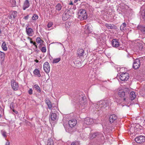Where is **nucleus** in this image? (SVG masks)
Here are the masks:
<instances>
[{
  "label": "nucleus",
  "mask_w": 145,
  "mask_h": 145,
  "mask_svg": "<svg viewBox=\"0 0 145 145\" xmlns=\"http://www.w3.org/2000/svg\"><path fill=\"white\" fill-rule=\"evenodd\" d=\"M136 96L135 93L134 92L132 91L130 93L129 98L131 101L133 100L136 97Z\"/></svg>",
  "instance_id": "obj_20"
},
{
  "label": "nucleus",
  "mask_w": 145,
  "mask_h": 145,
  "mask_svg": "<svg viewBox=\"0 0 145 145\" xmlns=\"http://www.w3.org/2000/svg\"><path fill=\"white\" fill-rule=\"evenodd\" d=\"M33 44L34 45H36L34 43H33Z\"/></svg>",
  "instance_id": "obj_58"
},
{
  "label": "nucleus",
  "mask_w": 145,
  "mask_h": 145,
  "mask_svg": "<svg viewBox=\"0 0 145 145\" xmlns=\"http://www.w3.org/2000/svg\"><path fill=\"white\" fill-rule=\"evenodd\" d=\"M78 18L80 20L86 19L87 18V15L86 10L84 9L80 10L78 12Z\"/></svg>",
  "instance_id": "obj_3"
},
{
  "label": "nucleus",
  "mask_w": 145,
  "mask_h": 145,
  "mask_svg": "<svg viewBox=\"0 0 145 145\" xmlns=\"http://www.w3.org/2000/svg\"><path fill=\"white\" fill-rule=\"evenodd\" d=\"M113 47H115L117 48L119 50H126L125 46H122V47H120V46H112Z\"/></svg>",
  "instance_id": "obj_30"
},
{
  "label": "nucleus",
  "mask_w": 145,
  "mask_h": 145,
  "mask_svg": "<svg viewBox=\"0 0 145 145\" xmlns=\"http://www.w3.org/2000/svg\"><path fill=\"white\" fill-rule=\"evenodd\" d=\"M142 18L145 21V11H144V12H142Z\"/></svg>",
  "instance_id": "obj_41"
},
{
  "label": "nucleus",
  "mask_w": 145,
  "mask_h": 145,
  "mask_svg": "<svg viewBox=\"0 0 145 145\" xmlns=\"http://www.w3.org/2000/svg\"><path fill=\"white\" fill-rule=\"evenodd\" d=\"M28 93L29 95H32L33 93V90L31 88H30L28 91Z\"/></svg>",
  "instance_id": "obj_45"
},
{
  "label": "nucleus",
  "mask_w": 145,
  "mask_h": 145,
  "mask_svg": "<svg viewBox=\"0 0 145 145\" xmlns=\"http://www.w3.org/2000/svg\"><path fill=\"white\" fill-rule=\"evenodd\" d=\"M17 12L16 11H13L11 12L8 18L9 19H14L17 16Z\"/></svg>",
  "instance_id": "obj_13"
},
{
  "label": "nucleus",
  "mask_w": 145,
  "mask_h": 145,
  "mask_svg": "<svg viewBox=\"0 0 145 145\" xmlns=\"http://www.w3.org/2000/svg\"><path fill=\"white\" fill-rule=\"evenodd\" d=\"M111 104V100L109 99L101 101L96 105L95 108L98 111L99 110H103L106 107L110 106Z\"/></svg>",
  "instance_id": "obj_1"
},
{
  "label": "nucleus",
  "mask_w": 145,
  "mask_h": 145,
  "mask_svg": "<svg viewBox=\"0 0 145 145\" xmlns=\"http://www.w3.org/2000/svg\"><path fill=\"white\" fill-rule=\"evenodd\" d=\"M43 69L46 73L48 74L50 70V67L49 64L47 62H46L44 63Z\"/></svg>",
  "instance_id": "obj_8"
},
{
  "label": "nucleus",
  "mask_w": 145,
  "mask_h": 145,
  "mask_svg": "<svg viewBox=\"0 0 145 145\" xmlns=\"http://www.w3.org/2000/svg\"><path fill=\"white\" fill-rule=\"evenodd\" d=\"M35 61L36 62V63H38L39 62V61L37 60H36Z\"/></svg>",
  "instance_id": "obj_55"
},
{
  "label": "nucleus",
  "mask_w": 145,
  "mask_h": 145,
  "mask_svg": "<svg viewBox=\"0 0 145 145\" xmlns=\"http://www.w3.org/2000/svg\"><path fill=\"white\" fill-rule=\"evenodd\" d=\"M29 17V15H27L26 16L24 17V19L25 20H27L28 18Z\"/></svg>",
  "instance_id": "obj_47"
},
{
  "label": "nucleus",
  "mask_w": 145,
  "mask_h": 145,
  "mask_svg": "<svg viewBox=\"0 0 145 145\" xmlns=\"http://www.w3.org/2000/svg\"><path fill=\"white\" fill-rule=\"evenodd\" d=\"M30 42H31V43H33V42L32 41H31Z\"/></svg>",
  "instance_id": "obj_57"
},
{
  "label": "nucleus",
  "mask_w": 145,
  "mask_h": 145,
  "mask_svg": "<svg viewBox=\"0 0 145 145\" xmlns=\"http://www.w3.org/2000/svg\"><path fill=\"white\" fill-rule=\"evenodd\" d=\"M1 117H2V116H1V115L0 114V118H1Z\"/></svg>",
  "instance_id": "obj_56"
},
{
  "label": "nucleus",
  "mask_w": 145,
  "mask_h": 145,
  "mask_svg": "<svg viewBox=\"0 0 145 145\" xmlns=\"http://www.w3.org/2000/svg\"><path fill=\"white\" fill-rule=\"evenodd\" d=\"M35 46L36 47V48H37V46Z\"/></svg>",
  "instance_id": "obj_59"
},
{
  "label": "nucleus",
  "mask_w": 145,
  "mask_h": 145,
  "mask_svg": "<svg viewBox=\"0 0 145 145\" xmlns=\"http://www.w3.org/2000/svg\"><path fill=\"white\" fill-rule=\"evenodd\" d=\"M76 120L75 119H72L69 121L68 124L71 127H73L76 124Z\"/></svg>",
  "instance_id": "obj_14"
},
{
  "label": "nucleus",
  "mask_w": 145,
  "mask_h": 145,
  "mask_svg": "<svg viewBox=\"0 0 145 145\" xmlns=\"http://www.w3.org/2000/svg\"><path fill=\"white\" fill-rule=\"evenodd\" d=\"M117 116L115 114L110 115L109 117V121L110 123L113 122L117 119Z\"/></svg>",
  "instance_id": "obj_16"
},
{
  "label": "nucleus",
  "mask_w": 145,
  "mask_h": 145,
  "mask_svg": "<svg viewBox=\"0 0 145 145\" xmlns=\"http://www.w3.org/2000/svg\"><path fill=\"white\" fill-rule=\"evenodd\" d=\"M50 117L52 121L56 120H57V117L56 114L52 112H50Z\"/></svg>",
  "instance_id": "obj_15"
},
{
  "label": "nucleus",
  "mask_w": 145,
  "mask_h": 145,
  "mask_svg": "<svg viewBox=\"0 0 145 145\" xmlns=\"http://www.w3.org/2000/svg\"><path fill=\"white\" fill-rule=\"evenodd\" d=\"M5 54L4 53L0 51V60H3L4 59Z\"/></svg>",
  "instance_id": "obj_29"
},
{
  "label": "nucleus",
  "mask_w": 145,
  "mask_h": 145,
  "mask_svg": "<svg viewBox=\"0 0 145 145\" xmlns=\"http://www.w3.org/2000/svg\"><path fill=\"white\" fill-rule=\"evenodd\" d=\"M10 2L12 7H15L16 6V2L15 0H10Z\"/></svg>",
  "instance_id": "obj_27"
},
{
  "label": "nucleus",
  "mask_w": 145,
  "mask_h": 145,
  "mask_svg": "<svg viewBox=\"0 0 145 145\" xmlns=\"http://www.w3.org/2000/svg\"><path fill=\"white\" fill-rule=\"evenodd\" d=\"M53 25V23L52 22H50L48 23L47 25V27L48 28L50 27Z\"/></svg>",
  "instance_id": "obj_40"
},
{
  "label": "nucleus",
  "mask_w": 145,
  "mask_h": 145,
  "mask_svg": "<svg viewBox=\"0 0 145 145\" xmlns=\"http://www.w3.org/2000/svg\"><path fill=\"white\" fill-rule=\"evenodd\" d=\"M5 145H10V142L9 141H7Z\"/></svg>",
  "instance_id": "obj_48"
},
{
  "label": "nucleus",
  "mask_w": 145,
  "mask_h": 145,
  "mask_svg": "<svg viewBox=\"0 0 145 145\" xmlns=\"http://www.w3.org/2000/svg\"><path fill=\"white\" fill-rule=\"evenodd\" d=\"M119 44L120 42L117 39H114L112 41V45H120Z\"/></svg>",
  "instance_id": "obj_21"
},
{
  "label": "nucleus",
  "mask_w": 145,
  "mask_h": 145,
  "mask_svg": "<svg viewBox=\"0 0 145 145\" xmlns=\"http://www.w3.org/2000/svg\"><path fill=\"white\" fill-rule=\"evenodd\" d=\"M34 87L35 88L36 90L38 92L40 93V88L38 85L35 84L34 85Z\"/></svg>",
  "instance_id": "obj_33"
},
{
  "label": "nucleus",
  "mask_w": 145,
  "mask_h": 145,
  "mask_svg": "<svg viewBox=\"0 0 145 145\" xmlns=\"http://www.w3.org/2000/svg\"><path fill=\"white\" fill-rule=\"evenodd\" d=\"M79 102L80 104L82 105V104H83L85 103V101L84 99V97H81L79 99Z\"/></svg>",
  "instance_id": "obj_34"
},
{
  "label": "nucleus",
  "mask_w": 145,
  "mask_h": 145,
  "mask_svg": "<svg viewBox=\"0 0 145 145\" xmlns=\"http://www.w3.org/2000/svg\"><path fill=\"white\" fill-rule=\"evenodd\" d=\"M3 50L4 51H6L7 50V48L6 46H1Z\"/></svg>",
  "instance_id": "obj_44"
},
{
  "label": "nucleus",
  "mask_w": 145,
  "mask_h": 145,
  "mask_svg": "<svg viewBox=\"0 0 145 145\" xmlns=\"http://www.w3.org/2000/svg\"><path fill=\"white\" fill-rule=\"evenodd\" d=\"M38 16L36 14H35L32 17V18L33 20H35L38 18Z\"/></svg>",
  "instance_id": "obj_38"
},
{
  "label": "nucleus",
  "mask_w": 145,
  "mask_h": 145,
  "mask_svg": "<svg viewBox=\"0 0 145 145\" xmlns=\"http://www.w3.org/2000/svg\"><path fill=\"white\" fill-rule=\"evenodd\" d=\"M30 5V4L28 0H25L24 1L23 6V9L25 10L27 8H28Z\"/></svg>",
  "instance_id": "obj_19"
},
{
  "label": "nucleus",
  "mask_w": 145,
  "mask_h": 145,
  "mask_svg": "<svg viewBox=\"0 0 145 145\" xmlns=\"http://www.w3.org/2000/svg\"><path fill=\"white\" fill-rule=\"evenodd\" d=\"M2 45H6V44L5 42H3L2 44Z\"/></svg>",
  "instance_id": "obj_53"
},
{
  "label": "nucleus",
  "mask_w": 145,
  "mask_h": 145,
  "mask_svg": "<svg viewBox=\"0 0 145 145\" xmlns=\"http://www.w3.org/2000/svg\"><path fill=\"white\" fill-rule=\"evenodd\" d=\"M10 108L11 109H12V110L14 109V106L13 103H11L10 104Z\"/></svg>",
  "instance_id": "obj_43"
},
{
  "label": "nucleus",
  "mask_w": 145,
  "mask_h": 145,
  "mask_svg": "<svg viewBox=\"0 0 145 145\" xmlns=\"http://www.w3.org/2000/svg\"><path fill=\"white\" fill-rule=\"evenodd\" d=\"M138 28L141 31L144 33H145V26L140 25L138 26Z\"/></svg>",
  "instance_id": "obj_26"
},
{
  "label": "nucleus",
  "mask_w": 145,
  "mask_h": 145,
  "mask_svg": "<svg viewBox=\"0 0 145 145\" xmlns=\"http://www.w3.org/2000/svg\"><path fill=\"white\" fill-rule=\"evenodd\" d=\"M120 78L122 81H127L129 78V74L127 72L122 73L120 75Z\"/></svg>",
  "instance_id": "obj_10"
},
{
  "label": "nucleus",
  "mask_w": 145,
  "mask_h": 145,
  "mask_svg": "<svg viewBox=\"0 0 145 145\" xmlns=\"http://www.w3.org/2000/svg\"><path fill=\"white\" fill-rule=\"evenodd\" d=\"M142 42H141L140 40H135L131 42V44L132 45H143Z\"/></svg>",
  "instance_id": "obj_17"
},
{
  "label": "nucleus",
  "mask_w": 145,
  "mask_h": 145,
  "mask_svg": "<svg viewBox=\"0 0 145 145\" xmlns=\"http://www.w3.org/2000/svg\"><path fill=\"white\" fill-rule=\"evenodd\" d=\"M26 32L27 34L30 36H32L33 35V30L30 27H26Z\"/></svg>",
  "instance_id": "obj_18"
},
{
  "label": "nucleus",
  "mask_w": 145,
  "mask_h": 145,
  "mask_svg": "<svg viewBox=\"0 0 145 145\" xmlns=\"http://www.w3.org/2000/svg\"><path fill=\"white\" fill-rule=\"evenodd\" d=\"M135 141L137 143H142L145 142V137L140 135L135 139Z\"/></svg>",
  "instance_id": "obj_7"
},
{
  "label": "nucleus",
  "mask_w": 145,
  "mask_h": 145,
  "mask_svg": "<svg viewBox=\"0 0 145 145\" xmlns=\"http://www.w3.org/2000/svg\"><path fill=\"white\" fill-rule=\"evenodd\" d=\"M97 137L99 139L104 138L103 135L100 132H96L94 133H91L89 135L90 138L93 139Z\"/></svg>",
  "instance_id": "obj_4"
},
{
  "label": "nucleus",
  "mask_w": 145,
  "mask_h": 145,
  "mask_svg": "<svg viewBox=\"0 0 145 145\" xmlns=\"http://www.w3.org/2000/svg\"><path fill=\"white\" fill-rule=\"evenodd\" d=\"M47 145H54V141L52 139H48Z\"/></svg>",
  "instance_id": "obj_37"
},
{
  "label": "nucleus",
  "mask_w": 145,
  "mask_h": 145,
  "mask_svg": "<svg viewBox=\"0 0 145 145\" xmlns=\"http://www.w3.org/2000/svg\"><path fill=\"white\" fill-rule=\"evenodd\" d=\"M40 50L43 53H45L46 52V48L45 46H43L41 48Z\"/></svg>",
  "instance_id": "obj_39"
},
{
  "label": "nucleus",
  "mask_w": 145,
  "mask_h": 145,
  "mask_svg": "<svg viewBox=\"0 0 145 145\" xmlns=\"http://www.w3.org/2000/svg\"><path fill=\"white\" fill-rule=\"evenodd\" d=\"M52 44H54L55 45H59L61 44V43L58 42H54Z\"/></svg>",
  "instance_id": "obj_46"
},
{
  "label": "nucleus",
  "mask_w": 145,
  "mask_h": 145,
  "mask_svg": "<svg viewBox=\"0 0 145 145\" xmlns=\"http://www.w3.org/2000/svg\"><path fill=\"white\" fill-rule=\"evenodd\" d=\"M1 133L3 136L5 138H6L7 137V133L6 131L4 130H1Z\"/></svg>",
  "instance_id": "obj_35"
},
{
  "label": "nucleus",
  "mask_w": 145,
  "mask_h": 145,
  "mask_svg": "<svg viewBox=\"0 0 145 145\" xmlns=\"http://www.w3.org/2000/svg\"><path fill=\"white\" fill-rule=\"evenodd\" d=\"M84 52V50L83 49H79L77 51V54L79 56L81 57L83 56Z\"/></svg>",
  "instance_id": "obj_23"
},
{
  "label": "nucleus",
  "mask_w": 145,
  "mask_h": 145,
  "mask_svg": "<svg viewBox=\"0 0 145 145\" xmlns=\"http://www.w3.org/2000/svg\"><path fill=\"white\" fill-rule=\"evenodd\" d=\"M126 24L125 23H123L121 25L120 27V29L121 31H125L126 29L125 27L126 26Z\"/></svg>",
  "instance_id": "obj_25"
},
{
  "label": "nucleus",
  "mask_w": 145,
  "mask_h": 145,
  "mask_svg": "<svg viewBox=\"0 0 145 145\" xmlns=\"http://www.w3.org/2000/svg\"><path fill=\"white\" fill-rule=\"evenodd\" d=\"M67 27L68 28V27H69V26H67Z\"/></svg>",
  "instance_id": "obj_60"
},
{
  "label": "nucleus",
  "mask_w": 145,
  "mask_h": 145,
  "mask_svg": "<svg viewBox=\"0 0 145 145\" xmlns=\"http://www.w3.org/2000/svg\"><path fill=\"white\" fill-rule=\"evenodd\" d=\"M73 3L72 2V1H71L69 4L70 5H73Z\"/></svg>",
  "instance_id": "obj_51"
},
{
  "label": "nucleus",
  "mask_w": 145,
  "mask_h": 145,
  "mask_svg": "<svg viewBox=\"0 0 145 145\" xmlns=\"http://www.w3.org/2000/svg\"><path fill=\"white\" fill-rule=\"evenodd\" d=\"M141 46V47L140 48V47L139 48V49L140 50H142V49H143V47L142 46Z\"/></svg>",
  "instance_id": "obj_50"
},
{
  "label": "nucleus",
  "mask_w": 145,
  "mask_h": 145,
  "mask_svg": "<svg viewBox=\"0 0 145 145\" xmlns=\"http://www.w3.org/2000/svg\"><path fill=\"white\" fill-rule=\"evenodd\" d=\"M69 10L66 9L62 16V19L64 21H66L70 18L71 15L70 14Z\"/></svg>",
  "instance_id": "obj_5"
},
{
  "label": "nucleus",
  "mask_w": 145,
  "mask_h": 145,
  "mask_svg": "<svg viewBox=\"0 0 145 145\" xmlns=\"http://www.w3.org/2000/svg\"><path fill=\"white\" fill-rule=\"evenodd\" d=\"M12 110L13 111V112H14L15 113H16V114H17L18 113V111H16V110H14V109H13V110Z\"/></svg>",
  "instance_id": "obj_49"
},
{
  "label": "nucleus",
  "mask_w": 145,
  "mask_h": 145,
  "mask_svg": "<svg viewBox=\"0 0 145 145\" xmlns=\"http://www.w3.org/2000/svg\"><path fill=\"white\" fill-rule=\"evenodd\" d=\"M11 85L12 88L14 91L17 90L18 88V84L16 82L14 79H12L11 81Z\"/></svg>",
  "instance_id": "obj_6"
},
{
  "label": "nucleus",
  "mask_w": 145,
  "mask_h": 145,
  "mask_svg": "<svg viewBox=\"0 0 145 145\" xmlns=\"http://www.w3.org/2000/svg\"><path fill=\"white\" fill-rule=\"evenodd\" d=\"M36 41L38 43H40V45L41 44H42L43 41L42 40H41L40 38L39 37H38L36 39Z\"/></svg>",
  "instance_id": "obj_28"
},
{
  "label": "nucleus",
  "mask_w": 145,
  "mask_h": 145,
  "mask_svg": "<svg viewBox=\"0 0 145 145\" xmlns=\"http://www.w3.org/2000/svg\"><path fill=\"white\" fill-rule=\"evenodd\" d=\"M71 145H80L79 143L78 142H72Z\"/></svg>",
  "instance_id": "obj_42"
},
{
  "label": "nucleus",
  "mask_w": 145,
  "mask_h": 145,
  "mask_svg": "<svg viewBox=\"0 0 145 145\" xmlns=\"http://www.w3.org/2000/svg\"><path fill=\"white\" fill-rule=\"evenodd\" d=\"M33 73L34 74L37 75L39 77H40L41 76L40 71L37 69H36L34 70Z\"/></svg>",
  "instance_id": "obj_24"
},
{
  "label": "nucleus",
  "mask_w": 145,
  "mask_h": 145,
  "mask_svg": "<svg viewBox=\"0 0 145 145\" xmlns=\"http://www.w3.org/2000/svg\"><path fill=\"white\" fill-rule=\"evenodd\" d=\"M61 6L60 4L58 3L56 6V8L57 10L59 11L61 10Z\"/></svg>",
  "instance_id": "obj_36"
},
{
  "label": "nucleus",
  "mask_w": 145,
  "mask_h": 145,
  "mask_svg": "<svg viewBox=\"0 0 145 145\" xmlns=\"http://www.w3.org/2000/svg\"><path fill=\"white\" fill-rule=\"evenodd\" d=\"M67 25V24H65V25Z\"/></svg>",
  "instance_id": "obj_61"
},
{
  "label": "nucleus",
  "mask_w": 145,
  "mask_h": 145,
  "mask_svg": "<svg viewBox=\"0 0 145 145\" xmlns=\"http://www.w3.org/2000/svg\"><path fill=\"white\" fill-rule=\"evenodd\" d=\"M130 92V91L129 89L126 88L124 90H120L118 93L119 96L121 98H123L124 101H125L126 99V97H127V94Z\"/></svg>",
  "instance_id": "obj_2"
},
{
  "label": "nucleus",
  "mask_w": 145,
  "mask_h": 145,
  "mask_svg": "<svg viewBox=\"0 0 145 145\" xmlns=\"http://www.w3.org/2000/svg\"><path fill=\"white\" fill-rule=\"evenodd\" d=\"M93 119L88 117L85 119L84 123L87 125H89L93 124Z\"/></svg>",
  "instance_id": "obj_12"
},
{
  "label": "nucleus",
  "mask_w": 145,
  "mask_h": 145,
  "mask_svg": "<svg viewBox=\"0 0 145 145\" xmlns=\"http://www.w3.org/2000/svg\"><path fill=\"white\" fill-rule=\"evenodd\" d=\"M46 103L48 106V108L52 110L53 108L56 107L55 106H54V103L52 104L50 101L48 99H46L45 100Z\"/></svg>",
  "instance_id": "obj_11"
},
{
  "label": "nucleus",
  "mask_w": 145,
  "mask_h": 145,
  "mask_svg": "<svg viewBox=\"0 0 145 145\" xmlns=\"http://www.w3.org/2000/svg\"><path fill=\"white\" fill-rule=\"evenodd\" d=\"M84 33L86 34H89L91 33V31L89 28L88 25H86L84 29Z\"/></svg>",
  "instance_id": "obj_22"
},
{
  "label": "nucleus",
  "mask_w": 145,
  "mask_h": 145,
  "mask_svg": "<svg viewBox=\"0 0 145 145\" xmlns=\"http://www.w3.org/2000/svg\"><path fill=\"white\" fill-rule=\"evenodd\" d=\"M140 60L138 59H137L134 61L133 64V68L135 69L138 68L140 65Z\"/></svg>",
  "instance_id": "obj_9"
},
{
  "label": "nucleus",
  "mask_w": 145,
  "mask_h": 145,
  "mask_svg": "<svg viewBox=\"0 0 145 145\" xmlns=\"http://www.w3.org/2000/svg\"><path fill=\"white\" fill-rule=\"evenodd\" d=\"M106 26L108 29H112L114 27V25H111L110 24H105Z\"/></svg>",
  "instance_id": "obj_32"
},
{
  "label": "nucleus",
  "mask_w": 145,
  "mask_h": 145,
  "mask_svg": "<svg viewBox=\"0 0 145 145\" xmlns=\"http://www.w3.org/2000/svg\"><path fill=\"white\" fill-rule=\"evenodd\" d=\"M93 0L94 1L96 2H99V1H100V0Z\"/></svg>",
  "instance_id": "obj_52"
},
{
  "label": "nucleus",
  "mask_w": 145,
  "mask_h": 145,
  "mask_svg": "<svg viewBox=\"0 0 145 145\" xmlns=\"http://www.w3.org/2000/svg\"><path fill=\"white\" fill-rule=\"evenodd\" d=\"M78 1V0H74V2L75 3H76Z\"/></svg>",
  "instance_id": "obj_54"
},
{
  "label": "nucleus",
  "mask_w": 145,
  "mask_h": 145,
  "mask_svg": "<svg viewBox=\"0 0 145 145\" xmlns=\"http://www.w3.org/2000/svg\"><path fill=\"white\" fill-rule=\"evenodd\" d=\"M61 60L60 57H58L57 58L54 59L52 61V63H57L59 62Z\"/></svg>",
  "instance_id": "obj_31"
}]
</instances>
